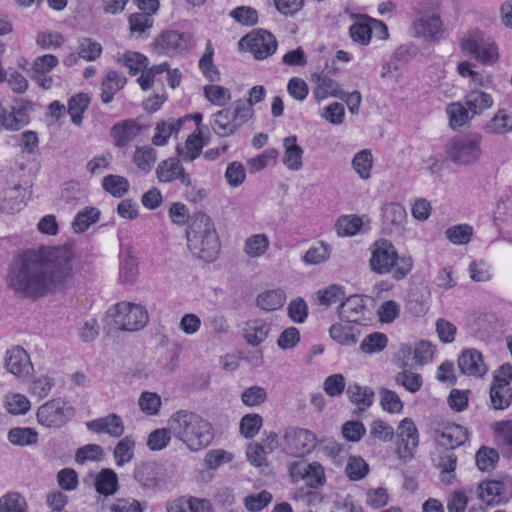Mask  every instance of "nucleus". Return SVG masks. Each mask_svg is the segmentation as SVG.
Here are the masks:
<instances>
[{
	"label": "nucleus",
	"mask_w": 512,
	"mask_h": 512,
	"mask_svg": "<svg viewBox=\"0 0 512 512\" xmlns=\"http://www.w3.org/2000/svg\"><path fill=\"white\" fill-rule=\"evenodd\" d=\"M211 127L218 136L228 137L239 129V124L234 122L232 109L224 108L213 114Z\"/></svg>",
	"instance_id": "c85d7f7f"
},
{
	"label": "nucleus",
	"mask_w": 512,
	"mask_h": 512,
	"mask_svg": "<svg viewBox=\"0 0 512 512\" xmlns=\"http://www.w3.org/2000/svg\"><path fill=\"white\" fill-rule=\"evenodd\" d=\"M33 103L25 99H15L6 109L0 103V130L18 131L30 123Z\"/></svg>",
	"instance_id": "1a4fd4ad"
},
{
	"label": "nucleus",
	"mask_w": 512,
	"mask_h": 512,
	"mask_svg": "<svg viewBox=\"0 0 512 512\" xmlns=\"http://www.w3.org/2000/svg\"><path fill=\"white\" fill-rule=\"evenodd\" d=\"M436 465L441 470L443 482L450 483L451 479L455 478L457 456L453 451L445 450L441 452Z\"/></svg>",
	"instance_id": "de8ad7c7"
},
{
	"label": "nucleus",
	"mask_w": 512,
	"mask_h": 512,
	"mask_svg": "<svg viewBox=\"0 0 512 512\" xmlns=\"http://www.w3.org/2000/svg\"><path fill=\"white\" fill-rule=\"evenodd\" d=\"M102 187L113 197L121 198L128 192L130 185L125 177L109 174L103 178Z\"/></svg>",
	"instance_id": "09e8293b"
},
{
	"label": "nucleus",
	"mask_w": 512,
	"mask_h": 512,
	"mask_svg": "<svg viewBox=\"0 0 512 512\" xmlns=\"http://www.w3.org/2000/svg\"><path fill=\"white\" fill-rule=\"evenodd\" d=\"M126 77L116 70H110L106 73L101 82V101L108 104L113 101L114 95L126 85Z\"/></svg>",
	"instance_id": "cd10ccee"
},
{
	"label": "nucleus",
	"mask_w": 512,
	"mask_h": 512,
	"mask_svg": "<svg viewBox=\"0 0 512 512\" xmlns=\"http://www.w3.org/2000/svg\"><path fill=\"white\" fill-rule=\"evenodd\" d=\"M400 352L404 357L413 354V360L417 365L423 366L430 362L435 353V346L426 340H421L414 348L410 345H402Z\"/></svg>",
	"instance_id": "473e14b6"
},
{
	"label": "nucleus",
	"mask_w": 512,
	"mask_h": 512,
	"mask_svg": "<svg viewBox=\"0 0 512 512\" xmlns=\"http://www.w3.org/2000/svg\"><path fill=\"white\" fill-rule=\"evenodd\" d=\"M157 159L156 150L150 146L137 147L134 156V164L144 172H149Z\"/></svg>",
	"instance_id": "5fc2aeb1"
},
{
	"label": "nucleus",
	"mask_w": 512,
	"mask_h": 512,
	"mask_svg": "<svg viewBox=\"0 0 512 512\" xmlns=\"http://www.w3.org/2000/svg\"><path fill=\"white\" fill-rule=\"evenodd\" d=\"M286 300V294L282 289L267 290L257 296V306L264 311L280 309Z\"/></svg>",
	"instance_id": "4c0bfd02"
},
{
	"label": "nucleus",
	"mask_w": 512,
	"mask_h": 512,
	"mask_svg": "<svg viewBox=\"0 0 512 512\" xmlns=\"http://www.w3.org/2000/svg\"><path fill=\"white\" fill-rule=\"evenodd\" d=\"M288 471L293 483L304 481L306 486L312 489L319 488L325 482L324 469L318 462L295 461L289 465Z\"/></svg>",
	"instance_id": "f8f14e48"
},
{
	"label": "nucleus",
	"mask_w": 512,
	"mask_h": 512,
	"mask_svg": "<svg viewBox=\"0 0 512 512\" xmlns=\"http://www.w3.org/2000/svg\"><path fill=\"white\" fill-rule=\"evenodd\" d=\"M469 110L460 102H452L446 108V113L449 118V125L453 130L461 128L469 120Z\"/></svg>",
	"instance_id": "8fccbe9b"
},
{
	"label": "nucleus",
	"mask_w": 512,
	"mask_h": 512,
	"mask_svg": "<svg viewBox=\"0 0 512 512\" xmlns=\"http://www.w3.org/2000/svg\"><path fill=\"white\" fill-rule=\"evenodd\" d=\"M156 175L162 183H170L178 179L186 187L192 184L190 175L185 172L178 158H168L161 161L156 169Z\"/></svg>",
	"instance_id": "dca6fc26"
},
{
	"label": "nucleus",
	"mask_w": 512,
	"mask_h": 512,
	"mask_svg": "<svg viewBox=\"0 0 512 512\" xmlns=\"http://www.w3.org/2000/svg\"><path fill=\"white\" fill-rule=\"evenodd\" d=\"M270 324L262 319L249 320L243 328V337L249 345L259 346L268 337Z\"/></svg>",
	"instance_id": "7c9ffc66"
},
{
	"label": "nucleus",
	"mask_w": 512,
	"mask_h": 512,
	"mask_svg": "<svg viewBox=\"0 0 512 512\" xmlns=\"http://www.w3.org/2000/svg\"><path fill=\"white\" fill-rule=\"evenodd\" d=\"M74 415V408L61 398L47 401L37 410V421L47 428L59 429Z\"/></svg>",
	"instance_id": "6e6552de"
},
{
	"label": "nucleus",
	"mask_w": 512,
	"mask_h": 512,
	"mask_svg": "<svg viewBox=\"0 0 512 512\" xmlns=\"http://www.w3.org/2000/svg\"><path fill=\"white\" fill-rule=\"evenodd\" d=\"M316 436L313 432L298 428L288 427L283 435L285 451L293 456H303L309 453L315 446Z\"/></svg>",
	"instance_id": "ddd939ff"
},
{
	"label": "nucleus",
	"mask_w": 512,
	"mask_h": 512,
	"mask_svg": "<svg viewBox=\"0 0 512 512\" xmlns=\"http://www.w3.org/2000/svg\"><path fill=\"white\" fill-rule=\"evenodd\" d=\"M26 191L21 185L3 190L0 196V210L7 214L19 212L25 206Z\"/></svg>",
	"instance_id": "393cba45"
},
{
	"label": "nucleus",
	"mask_w": 512,
	"mask_h": 512,
	"mask_svg": "<svg viewBox=\"0 0 512 512\" xmlns=\"http://www.w3.org/2000/svg\"><path fill=\"white\" fill-rule=\"evenodd\" d=\"M460 47L483 64H493L499 59L495 41L479 29L469 31L468 36L461 40Z\"/></svg>",
	"instance_id": "423d86ee"
},
{
	"label": "nucleus",
	"mask_w": 512,
	"mask_h": 512,
	"mask_svg": "<svg viewBox=\"0 0 512 512\" xmlns=\"http://www.w3.org/2000/svg\"><path fill=\"white\" fill-rule=\"evenodd\" d=\"M119 62H122L124 66L129 69L131 75H136L140 71L144 70L147 67L148 59L146 56L139 52L128 51L124 53L119 59Z\"/></svg>",
	"instance_id": "e2e57ef3"
},
{
	"label": "nucleus",
	"mask_w": 512,
	"mask_h": 512,
	"mask_svg": "<svg viewBox=\"0 0 512 512\" xmlns=\"http://www.w3.org/2000/svg\"><path fill=\"white\" fill-rule=\"evenodd\" d=\"M86 426L95 433H106L111 437H120L125 430L121 417L115 413L88 421Z\"/></svg>",
	"instance_id": "5701e85b"
},
{
	"label": "nucleus",
	"mask_w": 512,
	"mask_h": 512,
	"mask_svg": "<svg viewBox=\"0 0 512 512\" xmlns=\"http://www.w3.org/2000/svg\"><path fill=\"white\" fill-rule=\"evenodd\" d=\"M415 36L439 41L443 34V22L438 14L422 15L413 22Z\"/></svg>",
	"instance_id": "6ab92c4d"
},
{
	"label": "nucleus",
	"mask_w": 512,
	"mask_h": 512,
	"mask_svg": "<svg viewBox=\"0 0 512 512\" xmlns=\"http://www.w3.org/2000/svg\"><path fill=\"white\" fill-rule=\"evenodd\" d=\"M192 35L176 30L163 31L154 41V49L167 56L181 55L189 51Z\"/></svg>",
	"instance_id": "9b49d317"
},
{
	"label": "nucleus",
	"mask_w": 512,
	"mask_h": 512,
	"mask_svg": "<svg viewBox=\"0 0 512 512\" xmlns=\"http://www.w3.org/2000/svg\"><path fill=\"white\" fill-rule=\"evenodd\" d=\"M447 239L453 244H467L473 234V228L467 224H459L448 228L445 232Z\"/></svg>",
	"instance_id": "774afa93"
},
{
	"label": "nucleus",
	"mask_w": 512,
	"mask_h": 512,
	"mask_svg": "<svg viewBox=\"0 0 512 512\" xmlns=\"http://www.w3.org/2000/svg\"><path fill=\"white\" fill-rule=\"evenodd\" d=\"M0 512H28L23 496L9 492L0 498Z\"/></svg>",
	"instance_id": "052dcab7"
},
{
	"label": "nucleus",
	"mask_w": 512,
	"mask_h": 512,
	"mask_svg": "<svg viewBox=\"0 0 512 512\" xmlns=\"http://www.w3.org/2000/svg\"><path fill=\"white\" fill-rule=\"evenodd\" d=\"M330 337L342 346H354L360 337V332L351 326L335 323L329 328Z\"/></svg>",
	"instance_id": "e433bc0d"
},
{
	"label": "nucleus",
	"mask_w": 512,
	"mask_h": 512,
	"mask_svg": "<svg viewBox=\"0 0 512 512\" xmlns=\"http://www.w3.org/2000/svg\"><path fill=\"white\" fill-rule=\"evenodd\" d=\"M379 395L380 405L384 411L391 414H398L402 412L404 405L395 391L387 388H380Z\"/></svg>",
	"instance_id": "4d7b16f0"
},
{
	"label": "nucleus",
	"mask_w": 512,
	"mask_h": 512,
	"mask_svg": "<svg viewBox=\"0 0 512 512\" xmlns=\"http://www.w3.org/2000/svg\"><path fill=\"white\" fill-rule=\"evenodd\" d=\"M395 382L403 386L410 393H417L423 385V379L419 373L405 368L395 375Z\"/></svg>",
	"instance_id": "13d9d810"
},
{
	"label": "nucleus",
	"mask_w": 512,
	"mask_h": 512,
	"mask_svg": "<svg viewBox=\"0 0 512 512\" xmlns=\"http://www.w3.org/2000/svg\"><path fill=\"white\" fill-rule=\"evenodd\" d=\"M363 225L362 219L356 215H344L341 216L336 224L335 228L339 236H354L360 232Z\"/></svg>",
	"instance_id": "864d4df0"
},
{
	"label": "nucleus",
	"mask_w": 512,
	"mask_h": 512,
	"mask_svg": "<svg viewBox=\"0 0 512 512\" xmlns=\"http://www.w3.org/2000/svg\"><path fill=\"white\" fill-rule=\"evenodd\" d=\"M371 257L369 266L372 272L385 275L391 274L394 280L404 279L413 268L410 256L399 255L393 243L380 238L370 246Z\"/></svg>",
	"instance_id": "20e7f679"
},
{
	"label": "nucleus",
	"mask_w": 512,
	"mask_h": 512,
	"mask_svg": "<svg viewBox=\"0 0 512 512\" xmlns=\"http://www.w3.org/2000/svg\"><path fill=\"white\" fill-rule=\"evenodd\" d=\"M135 480L146 489H156L164 482V472L155 462H144L134 470Z\"/></svg>",
	"instance_id": "aec40b11"
},
{
	"label": "nucleus",
	"mask_w": 512,
	"mask_h": 512,
	"mask_svg": "<svg viewBox=\"0 0 512 512\" xmlns=\"http://www.w3.org/2000/svg\"><path fill=\"white\" fill-rule=\"evenodd\" d=\"M73 259L74 253L67 246L26 249L10 264L7 287L19 298L41 299L72 279Z\"/></svg>",
	"instance_id": "f257e3e1"
},
{
	"label": "nucleus",
	"mask_w": 512,
	"mask_h": 512,
	"mask_svg": "<svg viewBox=\"0 0 512 512\" xmlns=\"http://www.w3.org/2000/svg\"><path fill=\"white\" fill-rule=\"evenodd\" d=\"M312 81L316 84L313 94L318 101L325 99L329 95L339 99H344L346 95V92L339 88L335 80L323 73L312 74Z\"/></svg>",
	"instance_id": "bb28decb"
},
{
	"label": "nucleus",
	"mask_w": 512,
	"mask_h": 512,
	"mask_svg": "<svg viewBox=\"0 0 512 512\" xmlns=\"http://www.w3.org/2000/svg\"><path fill=\"white\" fill-rule=\"evenodd\" d=\"M100 210L96 207L88 206L80 210L74 217L72 228L76 233L85 232L92 224L100 218Z\"/></svg>",
	"instance_id": "58836bf2"
},
{
	"label": "nucleus",
	"mask_w": 512,
	"mask_h": 512,
	"mask_svg": "<svg viewBox=\"0 0 512 512\" xmlns=\"http://www.w3.org/2000/svg\"><path fill=\"white\" fill-rule=\"evenodd\" d=\"M141 126L133 119H127L114 124L110 136L119 148L128 146L141 132Z\"/></svg>",
	"instance_id": "4be33fe9"
},
{
	"label": "nucleus",
	"mask_w": 512,
	"mask_h": 512,
	"mask_svg": "<svg viewBox=\"0 0 512 512\" xmlns=\"http://www.w3.org/2000/svg\"><path fill=\"white\" fill-rule=\"evenodd\" d=\"M263 425V418L259 414H246L240 420V433L247 439L256 436Z\"/></svg>",
	"instance_id": "bf43d9fd"
},
{
	"label": "nucleus",
	"mask_w": 512,
	"mask_h": 512,
	"mask_svg": "<svg viewBox=\"0 0 512 512\" xmlns=\"http://www.w3.org/2000/svg\"><path fill=\"white\" fill-rule=\"evenodd\" d=\"M172 431L169 428H159L152 431L147 438V446L151 451H160L167 447L171 440Z\"/></svg>",
	"instance_id": "338daca9"
},
{
	"label": "nucleus",
	"mask_w": 512,
	"mask_h": 512,
	"mask_svg": "<svg viewBox=\"0 0 512 512\" xmlns=\"http://www.w3.org/2000/svg\"><path fill=\"white\" fill-rule=\"evenodd\" d=\"M138 261L131 255H126L120 261L119 279L123 283H134L138 276Z\"/></svg>",
	"instance_id": "680f3d73"
},
{
	"label": "nucleus",
	"mask_w": 512,
	"mask_h": 512,
	"mask_svg": "<svg viewBox=\"0 0 512 512\" xmlns=\"http://www.w3.org/2000/svg\"><path fill=\"white\" fill-rule=\"evenodd\" d=\"M241 41H246L247 46L254 57L263 60L275 53L277 49V41L272 33L264 29L248 34Z\"/></svg>",
	"instance_id": "2eb2a0df"
},
{
	"label": "nucleus",
	"mask_w": 512,
	"mask_h": 512,
	"mask_svg": "<svg viewBox=\"0 0 512 512\" xmlns=\"http://www.w3.org/2000/svg\"><path fill=\"white\" fill-rule=\"evenodd\" d=\"M213 55V46L211 41H208L206 44L205 52L199 60V69L210 82H216L220 80L219 70L213 63Z\"/></svg>",
	"instance_id": "c03bdc74"
},
{
	"label": "nucleus",
	"mask_w": 512,
	"mask_h": 512,
	"mask_svg": "<svg viewBox=\"0 0 512 512\" xmlns=\"http://www.w3.org/2000/svg\"><path fill=\"white\" fill-rule=\"evenodd\" d=\"M94 486L100 495L111 496L114 495L118 488V476L114 470L110 468H103L94 476Z\"/></svg>",
	"instance_id": "2f4dec72"
},
{
	"label": "nucleus",
	"mask_w": 512,
	"mask_h": 512,
	"mask_svg": "<svg viewBox=\"0 0 512 512\" xmlns=\"http://www.w3.org/2000/svg\"><path fill=\"white\" fill-rule=\"evenodd\" d=\"M90 98L86 93H79L71 97L68 101V113L71 116V121L76 126L82 124V114L88 108Z\"/></svg>",
	"instance_id": "37998d69"
},
{
	"label": "nucleus",
	"mask_w": 512,
	"mask_h": 512,
	"mask_svg": "<svg viewBox=\"0 0 512 512\" xmlns=\"http://www.w3.org/2000/svg\"><path fill=\"white\" fill-rule=\"evenodd\" d=\"M490 400L496 410L508 408L512 401V389L510 387L491 384Z\"/></svg>",
	"instance_id": "603ef678"
},
{
	"label": "nucleus",
	"mask_w": 512,
	"mask_h": 512,
	"mask_svg": "<svg viewBox=\"0 0 512 512\" xmlns=\"http://www.w3.org/2000/svg\"><path fill=\"white\" fill-rule=\"evenodd\" d=\"M352 167L362 180H368L371 177L373 167L371 150L363 149L357 152L352 159Z\"/></svg>",
	"instance_id": "79ce46f5"
},
{
	"label": "nucleus",
	"mask_w": 512,
	"mask_h": 512,
	"mask_svg": "<svg viewBox=\"0 0 512 512\" xmlns=\"http://www.w3.org/2000/svg\"><path fill=\"white\" fill-rule=\"evenodd\" d=\"M366 313L364 299L359 295L347 297L338 307L339 318L347 323L361 324L367 319Z\"/></svg>",
	"instance_id": "a211bd4d"
},
{
	"label": "nucleus",
	"mask_w": 512,
	"mask_h": 512,
	"mask_svg": "<svg viewBox=\"0 0 512 512\" xmlns=\"http://www.w3.org/2000/svg\"><path fill=\"white\" fill-rule=\"evenodd\" d=\"M457 362L460 372L467 376L483 377L488 371L482 353L474 348L464 349Z\"/></svg>",
	"instance_id": "f3484780"
},
{
	"label": "nucleus",
	"mask_w": 512,
	"mask_h": 512,
	"mask_svg": "<svg viewBox=\"0 0 512 512\" xmlns=\"http://www.w3.org/2000/svg\"><path fill=\"white\" fill-rule=\"evenodd\" d=\"M5 366L11 374L18 378L29 375L33 369L28 353L20 346L7 350Z\"/></svg>",
	"instance_id": "412c9836"
},
{
	"label": "nucleus",
	"mask_w": 512,
	"mask_h": 512,
	"mask_svg": "<svg viewBox=\"0 0 512 512\" xmlns=\"http://www.w3.org/2000/svg\"><path fill=\"white\" fill-rule=\"evenodd\" d=\"M78 53L86 61H95L102 53V45L91 38L84 37L78 42Z\"/></svg>",
	"instance_id": "0e129e2a"
},
{
	"label": "nucleus",
	"mask_w": 512,
	"mask_h": 512,
	"mask_svg": "<svg viewBox=\"0 0 512 512\" xmlns=\"http://www.w3.org/2000/svg\"><path fill=\"white\" fill-rule=\"evenodd\" d=\"M168 425L174 437L186 444L191 451L207 447L214 439L211 423L192 411H176L169 418Z\"/></svg>",
	"instance_id": "f03ea898"
},
{
	"label": "nucleus",
	"mask_w": 512,
	"mask_h": 512,
	"mask_svg": "<svg viewBox=\"0 0 512 512\" xmlns=\"http://www.w3.org/2000/svg\"><path fill=\"white\" fill-rule=\"evenodd\" d=\"M481 140L479 134L454 136L445 145L446 158L458 166L478 162L482 156Z\"/></svg>",
	"instance_id": "39448f33"
},
{
	"label": "nucleus",
	"mask_w": 512,
	"mask_h": 512,
	"mask_svg": "<svg viewBox=\"0 0 512 512\" xmlns=\"http://www.w3.org/2000/svg\"><path fill=\"white\" fill-rule=\"evenodd\" d=\"M135 440L133 436L127 435L122 438L114 447L113 456L117 466H124L134 457Z\"/></svg>",
	"instance_id": "a19ab883"
},
{
	"label": "nucleus",
	"mask_w": 512,
	"mask_h": 512,
	"mask_svg": "<svg viewBox=\"0 0 512 512\" xmlns=\"http://www.w3.org/2000/svg\"><path fill=\"white\" fill-rule=\"evenodd\" d=\"M284 156L283 164L291 171H298L302 168L303 149L297 144L295 135L283 139Z\"/></svg>",
	"instance_id": "c756f323"
},
{
	"label": "nucleus",
	"mask_w": 512,
	"mask_h": 512,
	"mask_svg": "<svg viewBox=\"0 0 512 512\" xmlns=\"http://www.w3.org/2000/svg\"><path fill=\"white\" fill-rule=\"evenodd\" d=\"M113 309V322L120 330L138 331L148 323V312L139 304L120 302L115 304Z\"/></svg>",
	"instance_id": "0eeeda50"
},
{
	"label": "nucleus",
	"mask_w": 512,
	"mask_h": 512,
	"mask_svg": "<svg viewBox=\"0 0 512 512\" xmlns=\"http://www.w3.org/2000/svg\"><path fill=\"white\" fill-rule=\"evenodd\" d=\"M269 245L266 234H254L246 239L244 251L251 258H259L267 252Z\"/></svg>",
	"instance_id": "49530a36"
},
{
	"label": "nucleus",
	"mask_w": 512,
	"mask_h": 512,
	"mask_svg": "<svg viewBox=\"0 0 512 512\" xmlns=\"http://www.w3.org/2000/svg\"><path fill=\"white\" fill-rule=\"evenodd\" d=\"M464 104L473 116L480 115L485 109L493 105V99L489 93L473 90L465 96Z\"/></svg>",
	"instance_id": "c9c22d12"
},
{
	"label": "nucleus",
	"mask_w": 512,
	"mask_h": 512,
	"mask_svg": "<svg viewBox=\"0 0 512 512\" xmlns=\"http://www.w3.org/2000/svg\"><path fill=\"white\" fill-rule=\"evenodd\" d=\"M476 465L481 471H491L499 461V453L496 449L482 446L475 455Z\"/></svg>",
	"instance_id": "6e6d98bb"
},
{
	"label": "nucleus",
	"mask_w": 512,
	"mask_h": 512,
	"mask_svg": "<svg viewBox=\"0 0 512 512\" xmlns=\"http://www.w3.org/2000/svg\"><path fill=\"white\" fill-rule=\"evenodd\" d=\"M467 439V429L455 423L447 424L441 433L437 436V441L439 444L444 446L446 450L450 451L463 445Z\"/></svg>",
	"instance_id": "a878e982"
},
{
	"label": "nucleus",
	"mask_w": 512,
	"mask_h": 512,
	"mask_svg": "<svg viewBox=\"0 0 512 512\" xmlns=\"http://www.w3.org/2000/svg\"><path fill=\"white\" fill-rule=\"evenodd\" d=\"M348 399L357 406L353 415L359 416L374 402V391L367 386H361L358 383H350L346 389Z\"/></svg>",
	"instance_id": "b1692460"
},
{
	"label": "nucleus",
	"mask_w": 512,
	"mask_h": 512,
	"mask_svg": "<svg viewBox=\"0 0 512 512\" xmlns=\"http://www.w3.org/2000/svg\"><path fill=\"white\" fill-rule=\"evenodd\" d=\"M388 344V337L382 332L368 334L360 344V350L365 354L382 352Z\"/></svg>",
	"instance_id": "3c124183"
},
{
	"label": "nucleus",
	"mask_w": 512,
	"mask_h": 512,
	"mask_svg": "<svg viewBox=\"0 0 512 512\" xmlns=\"http://www.w3.org/2000/svg\"><path fill=\"white\" fill-rule=\"evenodd\" d=\"M495 439L505 458H512V421L497 422L494 428Z\"/></svg>",
	"instance_id": "f704fd0d"
},
{
	"label": "nucleus",
	"mask_w": 512,
	"mask_h": 512,
	"mask_svg": "<svg viewBox=\"0 0 512 512\" xmlns=\"http://www.w3.org/2000/svg\"><path fill=\"white\" fill-rule=\"evenodd\" d=\"M7 438L16 446H30L38 442L37 431L31 427H15L9 430Z\"/></svg>",
	"instance_id": "ea45409f"
},
{
	"label": "nucleus",
	"mask_w": 512,
	"mask_h": 512,
	"mask_svg": "<svg viewBox=\"0 0 512 512\" xmlns=\"http://www.w3.org/2000/svg\"><path fill=\"white\" fill-rule=\"evenodd\" d=\"M485 130L490 134H505L512 131V113L499 110L485 126Z\"/></svg>",
	"instance_id": "a18cd8bd"
},
{
	"label": "nucleus",
	"mask_w": 512,
	"mask_h": 512,
	"mask_svg": "<svg viewBox=\"0 0 512 512\" xmlns=\"http://www.w3.org/2000/svg\"><path fill=\"white\" fill-rule=\"evenodd\" d=\"M397 453L401 459H411L419 444L418 429L411 418H404L400 421L397 432Z\"/></svg>",
	"instance_id": "4468645a"
},
{
	"label": "nucleus",
	"mask_w": 512,
	"mask_h": 512,
	"mask_svg": "<svg viewBox=\"0 0 512 512\" xmlns=\"http://www.w3.org/2000/svg\"><path fill=\"white\" fill-rule=\"evenodd\" d=\"M205 145L206 142H203L199 135L193 133L188 136L184 144L177 145V158L183 162H192L200 155Z\"/></svg>",
	"instance_id": "72a5a7b5"
},
{
	"label": "nucleus",
	"mask_w": 512,
	"mask_h": 512,
	"mask_svg": "<svg viewBox=\"0 0 512 512\" xmlns=\"http://www.w3.org/2000/svg\"><path fill=\"white\" fill-rule=\"evenodd\" d=\"M229 16L244 26H254L258 22V12L250 6H238L230 11Z\"/></svg>",
	"instance_id": "69168bd1"
},
{
	"label": "nucleus",
	"mask_w": 512,
	"mask_h": 512,
	"mask_svg": "<svg viewBox=\"0 0 512 512\" xmlns=\"http://www.w3.org/2000/svg\"><path fill=\"white\" fill-rule=\"evenodd\" d=\"M186 238L188 249L196 258L205 262L217 259L221 243L214 223L207 214L197 212L191 216Z\"/></svg>",
	"instance_id": "7ed1b4c3"
},
{
	"label": "nucleus",
	"mask_w": 512,
	"mask_h": 512,
	"mask_svg": "<svg viewBox=\"0 0 512 512\" xmlns=\"http://www.w3.org/2000/svg\"><path fill=\"white\" fill-rule=\"evenodd\" d=\"M478 497L489 506L508 502L512 498V477L482 481L478 486Z\"/></svg>",
	"instance_id": "9d476101"
}]
</instances>
